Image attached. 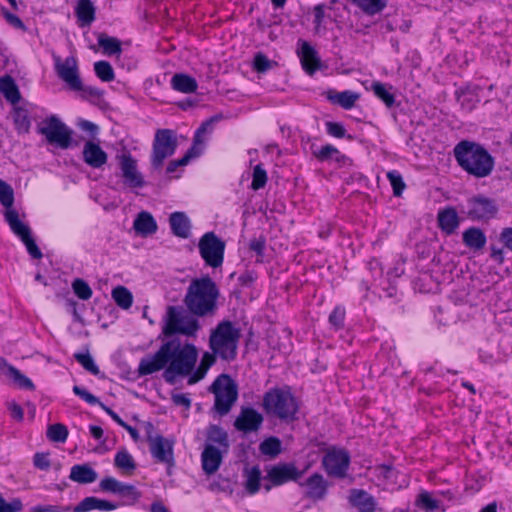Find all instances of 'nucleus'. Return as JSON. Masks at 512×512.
I'll use <instances>...</instances> for the list:
<instances>
[{
  "label": "nucleus",
  "instance_id": "obj_51",
  "mask_svg": "<svg viewBox=\"0 0 512 512\" xmlns=\"http://www.w3.org/2000/svg\"><path fill=\"white\" fill-rule=\"evenodd\" d=\"M74 293L82 300H88L92 296V289L88 283L82 279H75L72 283Z\"/></svg>",
  "mask_w": 512,
  "mask_h": 512
},
{
  "label": "nucleus",
  "instance_id": "obj_40",
  "mask_svg": "<svg viewBox=\"0 0 512 512\" xmlns=\"http://www.w3.org/2000/svg\"><path fill=\"white\" fill-rule=\"evenodd\" d=\"M98 45L103 49L107 55H117L121 53V42L115 38L100 33L97 37Z\"/></svg>",
  "mask_w": 512,
  "mask_h": 512
},
{
  "label": "nucleus",
  "instance_id": "obj_3",
  "mask_svg": "<svg viewBox=\"0 0 512 512\" xmlns=\"http://www.w3.org/2000/svg\"><path fill=\"white\" fill-rule=\"evenodd\" d=\"M219 294L216 283L209 276L196 278L189 284L183 303L193 315L210 317L217 310Z\"/></svg>",
  "mask_w": 512,
  "mask_h": 512
},
{
  "label": "nucleus",
  "instance_id": "obj_38",
  "mask_svg": "<svg viewBox=\"0 0 512 512\" xmlns=\"http://www.w3.org/2000/svg\"><path fill=\"white\" fill-rule=\"evenodd\" d=\"M245 483L244 487L250 495L256 494L260 489L261 471L258 466L251 469H246L244 472Z\"/></svg>",
  "mask_w": 512,
  "mask_h": 512
},
{
  "label": "nucleus",
  "instance_id": "obj_55",
  "mask_svg": "<svg viewBox=\"0 0 512 512\" xmlns=\"http://www.w3.org/2000/svg\"><path fill=\"white\" fill-rule=\"evenodd\" d=\"M417 503L428 511L436 510L439 507V502L433 499L426 491H423L418 495Z\"/></svg>",
  "mask_w": 512,
  "mask_h": 512
},
{
  "label": "nucleus",
  "instance_id": "obj_62",
  "mask_svg": "<svg viewBox=\"0 0 512 512\" xmlns=\"http://www.w3.org/2000/svg\"><path fill=\"white\" fill-rule=\"evenodd\" d=\"M71 508L69 506H58V505H37L31 508V512H69Z\"/></svg>",
  "mask_w": 512,
  "mask_h": 512
},
{
  "label": "nucleus",
  "instance_id": "obj_46",
  "mask_svg": "<svg viewBox=\"0 0 512 512\" xmlns=\"http://www.w3.org/2000/svg\"><path fill=\"white\" fill-rule=\"evenodd\" d=\"M7 375L13 379L15 384H17L20 388H25L32 390L34 389V384L32 381L23 375L17 368L12 365L7 366Z\"/></svg>",
  "mask_w": 512,
  "mask_h": 512
},
{
  "label": "nucleus",
  "instance_id": "obj_18",
  "mask_svg": "<svg viewBox=\"0 0 512 512\" xmlns=\"http://www.w3.org/2000/svg\"><path fill=\"white\" fill-rule=\"evenodd\" d=\"M264 422L263 415L252 407H241L234 421V428L244 434L255 433L260 430Z\"/></svg>",
  "mask_w": 512,
  "mask_h": 512
},
{
  "label": "nucleus",
  "instance_id": "obj_61",
  "mask_svg": "<svg viewBox=\"0 0 512 512\" xmlns=\"http://www.w3.org/2000/svg\"><path fill=\"white\" fill-rule=\"evenodd\" d=\"M21 509L22 502L19 499H14L8 503L3 497H0V512H18Z\"/></svg>",
  "mask_w": 512,
  "mask_h": 512
},
{
  "label": "nucleus",
  "instance_id": "obj_1",
  "mask_svg": "<svg viewBox=\"0 0 512 512\" xmlns=\"http://www.w3.org/2000/svg\"><path fill=\"white\" fill-rule=\"evenodd\" d=\"M198 358V350L190 343L182 344L179 339L163 343L153 355L142 358L138 374L150 375L165 368L164 379L173 384L176 376H187L193 371Z\"/></svg>",
  "mask_w": 512,
  "mask_h": 512
},
{
  "label": "nucleus",
  "instance_id": "obj_11",
  "mask_svg": "<svg viewBox=\"0 0 512 512\" xmlns=\"http://www.w3.org/2000/svg\"><path fill=\"white\" fill-rule=\"evenodd\" d=\"M199 253L205 263L212 267H220L224 260L225 242L214 232L205 233L198 243Z\"/></svg>",
  "mask_w": 512,
  "mask_h": 512
},
{
  "label": "nucleus",
  "instance_id": "obj_36",
  "mask_svg": "<svg viewBox=\"0 0 512 512\" xmlns=\"http://www.w3.org/2000/svg\"><path fill=\"white\" fill-rule=\"evenodd\" d=\"M216 357L218 356L213 352H205L201 358L199 367L192 375H190L188 384L192 385L203 379L209 368L215 363Z\"/></svg>",
  "mask_w": 512,
  "mask_h": 512
},
{
  "label": "nucleus",
  "instance_id": "obj_34",
  "mask_svg": "<svg viewBox=\"0 0 512 512\" xmlns=\"http://www.w3.org/2000/svg\"><path fill=\"white\" fill-rule=\"evenodd\" d=\"M0 92L12 104L18 103L21 98L14 79L8 75L0 78Z\"/></svg>",
  "mask_w": 512,
  "mask_h": 512
},
{
  "label": "nucleus",
  "instance_id": "obj_21",
  "mask_svg": "<svg viewBox=\"0 0 512 512\" xmlns=\"http://www.w3.org/2000/svg\"><path fill=\"white\" fill-rule=\"evenodd\" d=\"M299 485L306 487L305 497L315 501L324 499L327 494L328 483L319 473H314Z\"/></svg>",
  "mask_w": 512,
  "mask_h": 512
},
{
  "label": "nucleus",
  "instance_id": "obj_64",
  "mask_svg": "<svg viewBox=\"0 0 512 512\" xmlns=\"http://www.w3.org/2000/svg\"><path fill=\"white\" fill-rule=\"evenodd\" d=\"M500 241L504 244V246L512 251V227L504 228L500 233Z\"/></svg>",
  "mask_w": 512,
  "mask_h": 512
},
{
  "label": "nucleus",
  "instance_id": "obj_31",
  "mask_svg": "<svg viewBox=\"0 0 512 512\" xmlns=\"http://www.w3.org/2000/svg\"><path fill=\"white\" fill-rule=\"evenodd\" d=\"M75 13L81 26H88L95 20V7L91 0H78Z\"/></svg>",
  "mask_w": 512,
  "mask_h": 512
},
{
  "label": "nucleus",
  "instance_id": "obj_17",
  "mask_svg": "<svg viewBox=\"0 0 512 512\" xmlns=\"http://www.w3.org/2000/svg\"><path fill=\"white\" fill-rule=\"evenodd\" d=\"M497 211L498 207L494 200L484 196H475L467 202V215L474 221L489 220Z\"/></svg>",
  "mask_w": 512,
  "mask_h": 512
},
{
  "label": "nucleus",
  "instance_id": "obj_39",
  "mask_svg": "<svg viewBox=\"0 0 512 512\" xmlns=\"http://www.w3.org/2000/svg\"><path fill=\"white\" fill-rule=\"evenodd\" d=\"M392 89V86H388L378 81L371 84V90L375 96L382 100L387 107H392L395 104V97L391 92Z\"/></svg>",
  "mask_w": 512,
  "mask_h": 512
},
{
  "label": "nucleus",
  "instance_id": "obj_32",
  "mask_svg": "<svg viewBox=\"0 0 512 512\" xmlns=\"http://www.w3.org/2000/svg\"><path fill=\"white\" fill-rule=\"evenodd\" d=\"M439 227L447 234H452L459 225L457 212L453 208H447L438 213Z\"/></svg>",
  "mask_w": 512,
  "mask_h": 512
},
{
  "label": "nucleus",
  "instance_id": "obj_23",
  "mask_svg": "<svg viewBox=\"0 0 512 512\" xmlns=\"http://www.w3.org/2000/svg\"><path fill=\"white\" fill-rule=\"evenodd\" d=\"M118 507L117 504L94 496L84 498L72 510L73 512H88L91 510L112 511Z\"/></svg>",
  "mask_w": 512,
  "mask_h": 512
},
{
  "label": "nucleus",
  "instance_id": "obj_48",
  "mask_svg": "<svg viewBox=\"0 0 512 512\" xmlns=\"http://www.w3.org/2000/svg\"><path fill=\"white\" fill-rule=\"evenodd\" d=\"M47 437L51 441L63 443L68 437V429L60 423L50 425L47 430Z\"/></svg>",
  "mask_w": 512,
  "mask_h": 512
},
{
  "label": "nucleus",
  "instance_id": "obj_20",
  "mask_svg": "<svg viewBox=\"0 0 512 512\" xmlns=\"http://www.w3.org/2000/svg\"><path fill=\"white\" fill-rule=\"evenodd\" d=\"M82 156L84 162L94 168H102L108 160L107 153L101 146L93 141H87L83 146Z\"/></svg>",
  "mask_w": 512,
  "mask_h": 512
},
{
  "label": "nucleus",
  "instance_id": "obj_2",
  "mask_svg": "<svg viewBox=\"0 0 512 512\" xmlns=\"http://www.w3.org/2000/svg\"><path fill=\"white\" fill-rule=\"evenodd\" d=\"M453 155L461 169L475 178H485L494 169V158L477 142L469 140L458 142L454 146Z\"/></svg>",
  "mask_w": 512,
  "mask_h": 512
},
{
  "label": "nucleus",
  "instance_id": "obj_45",
  "mask_svg": "<svg viewBox=\"0 0 512 512\" xmlns=\"http://www.w3.org/2000/svg\"><path fill=\"white\" fill-rule=\"evenodd\" d=\"M312 154L321 162L332 159L339 161L341 157L339 150L331 144L324 145L318 149H313Z\"/></svg>",
  "mask_w": 512,
  "mask_h": 512
},
{
  "label": "nucleus",
  "instance_id": "obj_41",
  "mask_svg": "<svg viewBox=\"0 0 512 512\" xmlns=\"http://www.w3.org/2000/svg\"><path fill=\"white\" fill-rule=\"evenodd\" d=\"M111 296L115 303L124 310L129 309L133 304V295L124 286L115 287L112 290Z\"/></svg>",
  "mask_w": 512,
  "mask_h": 512
},
{
  "label": "nucleus",
  "instance_id": "obj_4",
  "mask_svg": "<svg viewBox=\"0 0 512 512\" xmlns=\"http://www.w3.org/2000/svg\"><path fill=\"white\" fill-rule=\"evenodd\" d=\"M0 202L7 208L5 211V220L8 223L12 232L17 235L24 243L27 252L34 259H41L43 254L37 246L35 240L31 235L29 226L19 219V214L15 209H12L14 202L13 189L9 184L0 179Z\"/></svg>",
  "mask_w": 512,
  "mask_h": 512
},
{
  "label": "nucleus",
  "instance_id": "obj_12",
  "mask_svg": "<svg viewBox=\"0 0 512 512\" xmlns=\"http://www.w3.org/2000/svg\"><path fill=\"white\" fill-rule=\"evenodd\" d=\"M305 470H299L294 463H279L272 466L264 477L263 487L269 492L274 486H281L287 482H297L304 475Z\"/></svg>",
  "mask_w": 512,
  "mask_h": 512
},
{
  "label": "nucleus",
  "instance_id": "obj_9",
  "mask_svg": "<svg viewBox=\"0 0 512 512\" xmlns=\"http://www.w3.org/2000/svg\"><path fill=\"white\" fill-rule=\"evenodd\" d=\"M177 137L171 129H158L152 145L151 164L160 169L166 158L172 156L177 148Z\"/></svg>",
  "mask_w": 512,
  "mask_h": 512
},
{
  "label": "nucleus",
  "instance_id": "obj_58",
  "mask_svg": "<svg viewBox=\"0 0 512 512\" xmlns=\"http://www.w3.org/2000/svg\"><path fill=\"white\" fill-rule=\"evenodd\" d=\"M73 392L75 395L79 396L81 399L86 401L88 404L95 405V404L101 403L96 396H94L89 391H87L86 389H84L78 385H75L73 387Z\"/></svg>",
  "mask_w": 512,
  "mask_h": 512
},
{
  "label": "nucleus",
  "instance_id": "obj_43",
  "mask_svg": "<svg viewBox=\"0 0 512 512\" xmlns=\"http://www.w3.org/2000/svg\"><path fill=\"white\" fill-rule=\"evenodd\" d=\"M368 15H375L386 7V0H350Z\"/></svg>",
  "mask_w": 512,
  "mask_h": 512
},
{
  "label": "nucleus",
  "instance_id": "obj_8",
  "mask_svg": "<svg viewBox=\"0 0 512 512\" xmlns=\"http://www.w3.org/2000/svg\"><path fill=\"white\" fill-rule=\"evenodd\" d=\"M214 394V410L220 416L227 415L238 399V385L228 374L219 375L209 388Z\"/></svg>",
  "mask_w": 512,
  "mask_h": 512
},
{
  "label": "nucleus",
  "instance_id": "obj_37",
  "mask_svg": "<svg viewBox=\"0 0 512 512\" xmlns=\"http://www.w3.org/2000/svg\"><path fill=\"white\" fill-rule=\"evenodd\" d=\"M114 465L117 469L128 475L132 474L136 469L135 460L126 449H121L116 453L114 458Z\"/></svg>",
  "mask_w": 512,
  "mask_h": 512
},
{
  "label": "nucleus",
  "instance_id": "obj_5",
  "mask_svg": "<svg viewBox=\"0 0 512 512\" xmlns=\"http://www.w3.org/2000/svg\"><path fill=\"white\" fill-rule=\"evenodd\" d=\"M240 337V329L235 327L231 321H221L211 331L209 348L220 359L228 362L233 361L237 357Z\"/></svg>",
  "mask_w": 512,
  "mask_h": 512
},
{
  "label": "nucleus",
  "instance_id": "obj_29",
  "mask_svg": "<svg viewBox=\"0 0 512 512\" xmlns=\"http://www.w3.org/2000/svg\"><path fill=\"white\" fill-rule=\"evenodd\" d=\"M463 243L470 249L481 250L486 244L484 232L477 227H470L462 234Z\"/></svg>",
  "mask_w": 512,
  "mask_h": 512
},
{
  "label": "nucleus",
  "instance_id": "obj_54",
  "mask_svg": "<svg viewBox=\"0 0 512 512\" xmlns=\"http://www.w3.org/2000/svg\"><path fill=\"white\" fill-rule=\"evenodd\" d=\"M345 309L337 306L329 315V323L335 330H339L344 326Z\"/></svg>",
  "mask_w": 512,
  "mask_h": 512
},
{
  "label": "nucleus",
  "instance_id": "obj_63",
  "mask_svg": "<svg viewBox=\"0 0 512 512\" xmlns=\"http://www.w3.org/2000/svg\"><path fill=\"white\" fill-rule=\"evenodd\" d=\"M33 463L36 468L46 471L50 468L49 455L47 453H36Z\"/></svg>",
  "mask_w": 512,
  "mask_h": 512
},
{
  "label": "nucleus",
  "instance_id": "obj_57",
  "mask_svg": "<svg viewBox=\"0 0 512 512\" xmlns=\"http://www.w3.org/2000/svg\"><path fill=\"white\" fill-rule=\"evenodd\" d=\"M122 483L113 477H106L100 481L99 487L104 492L116 494Z\"/></svg>",
  "mask_w": 512,
  "mask_h": 512
},
{
  "label": "nucleus",
  "instance_id": "obj_26",
  "mask_svg": "<svg viewBox=\"0 0 512 512\" xmlns=\"http://www.w3.org/2000/svg\"><path fill=\"white\" fill-rule=\"evenodd\" d=\"M170 84L172 89L185 94L194 93L198 88L196 79L185 73L174 74Z\"/></svg>",
  "mask_w": 512,
  "mask_h": 512
},
{
  "label": "nucleus",
  "instance_id": "obj_42",
  "mask_svg": "<svg viewBox=\"0 0 512 512\" xmlns=\"http://www.w3.org/2000/svg\"><path fill=\"white\" fill-rule=\"evenodd\" d=\"M12 118L15 128L19 133L29 132L31 121L29 118V113L26 109L22 107L15 108L12 113Z\"/></svg>",
  "mask_w": 512,
  "mask_h": 512
},
{
  "label": "nucleus",
  "instance_id": "obj_50",
  "mask_svg": "<svg viewBox=\"0 0 512 512\" xmlns=\"http://www.w3.org/2000/svg\"><path fill=\"white\" fill-rule=\"evenodd\" d=\"M387 178L393 188V194L397 197L401 196L406 187L401 174L392 170L387 173Z\"/></svg>",
  "mask_w": 512,
  "mask_h": 512
},
{
  "label": "nucleus",
  "instance_id": "obj_56",
  "mask_svg": "<svg viewBox=\"0 0 512 512\" xmlns=\"http://www.w3.org/2000/svg\"><path fill=\"white\" fill-rule=\"evenodd\" d=\"M273 62L262 53H257L254 57L253 67L257 72L263 73L272 68Z\"/></svg>",
  "mask_w": 512,
  "mask_h": 512
},
{
  "label": "nucleus",
  "instance_id": "obj_35",
  "mask_svg": "<svg viewBox=\"0 0 512 512\" xmlns=\"http://www.w3.org/2000/svg\"><path fill=\"white\" fill-rule=\"evenodd\" d=\"M207 444H212L223 451H228V435L217 425H211L207 431Z\"/></svg>",
  "mask_w": 512,
  "mask_h": 512
},
{
  "label": "nucleus",
  "instance_id": "obj_47",
  "mask_svg": "<svg viewBox=\"0 0 512 512\" xmlns=\"http://www.w3.org/2000/svg\"><path fill=\"white\" fill-rule=\"evenodd\" d=\"M94 71L98 78L104 82H111L115 78L114 70L107 61H98L94 64Z\"/></svg>",
  "mask_w": 512,
  "mask_h": 512
},
{
  "label": "nucleus",
  "instance_id": "obj_53",
  "mask_svg": "<svg viewBox=\"0 0 512 512\" xmlns=\"http://www.w3.org/2000/svg\"><path fill=\"white\" fill-rule=\"evenodd\" d=\"M267 183V173L261 165H256L253 170V179L251 188L253 190H259L263 188Z\"/></svg>",
  "mask_w": 512,
  "mask_h": 512
},
{
  "label": "nucleus",
  "instance_id": "obj_27",
  "mask_svg": "<svg viewBox=\"0 0 512 512\" xmlns=\"http://www.w3.org/2000/svg\"><path fill=\"white\" fill-rule=\"evenodd\" d=\"M97 472L88 464H77L71 468L69 478L80 484H89L96 481Z\"/></svg>",
  "mask_w": 512,
  "mask_h": 512
},
{
  "label": "nucleus",
  "instance_id": "obj_33",
  "mask_svg": "<svg viewBox=\"0 0 512 512\" xmlns=\"http://www.w3.org/2000/svg\"><path fill=\"white\" fill-rule=\"evenodd\" d=\"M358 94L346 90L343 92H336L334 90H329L327 92V99L333 104H338L344 109H350L354 106L355 102L358 99Z\"/></svg>",
  "mask_w": 512,
  "mask_h": 512
},
{
  "label": "nucleus",
  "instance_id": "obj_59",
  "mask_svg": "<svg viewBox=\"0 0 512 512\" xmlns=\"http://www.w3.org/2000/svg\"><path fill=\"white\" fill-rule=\"evenodd\" d=\"M73 392L75 395L79 396L81 399L86 401L88 404L95 405V404L101 403L96 396H94L89 391H87L86 389H84L78 385H75L73 387Z\"/></svg>",
  "mask_w": 512,
  "mask_h": 512
},
{
  "label": "nucleus",
  "instance_id": "obj_15",
  "mask_svg": "<svg viewBox=\"0 0 512 512\" xmlns=\"http://www.w3.org/2000/svg\"><path fill=\"white\" fill-rule=\"evenodd\" d=\"M323 467L328 475L343 478L350 465V455L344 449H329L322 460Z\"/></svg>",
  "mask_w": 512,
  "mask_h": 512
},
{
  "label": "nucleus",
  "instance_id": "obj_14",
  "mask_svg": "<svg viewBox=\"0 0 512 512\" xmlns=\"http://www.w3.org/2000/svg\"><path fill=\"white\" fill-rule=\"evenodd\" d=\"M47 141L57 147L67 149L72 140V131L56 116H50L45 120V126L40 129Z\"/></svg>",
  "mask_w": 512,
  "mask_h": 512
},
{
  "label": "nucleus",
  "instance_id": "obj_13",
  "mask_svg": "<svg viewBox=\"0 0 512 512\" xmlns=\"http://www.w3.org/2000/svg\"><path fill=\"white\" fill-rule=\"evenodd\" d=\"M147 441L149 442L150 452L157 462L165 463L168 466L174 464V440L163 437L160 434H154V427L151 423L146 425Z\"/></svg>",
  "mask_w": 512,
  "mask_h": 512
},
{
  "label": "nucleus",
  "instance_id": "obj_22",
  "mask_svg": "<svg viewBox=\"0 0 512 512\" xmlns=\"http://www.w3.org/2000/svg\"><path fill=\"white\" fill-rule=\"evenodd\" d=\"M226 452L212 444H206L201 455L204 472L208 475L215 473L222 463L223 453Z\"/></svg>",
  "mask_w": 512,
  "mask_h": 512
},
{
  "label": "nucleus",
  "instance_id": "obj_10",
  "mask_svg": "<svg viewBox=\"0 0 512 512\" xmlns=\"http://www.w3.org/2000/svg\"><path fill=\"white\" fill-rule=\"evenodd\" d=\"M213 130V119H208L204 121L200 127L196 130L194 138H193V144L190 147V149L185 153V155L178 159L171 161L167 166V173H173L176 171V169L179 166H184L188 164V162L200 156L204 149L205 144L208 139V135L212 133Z\"/></svg>",
  "mask_w": 512,
  "mask_h": 512
},
{
  "label": "nucleus",
  "instance_id": "obj_44",
  "mask_svg": "<svg viewBox=\"0 0 512 512\" xmlns=\"http://www.w3.org/2000/svg\"><path fill=\"white\" fill-rule=\"evenodd\" d=\"M262 455L275 458L281 453V441L277 437H269L262 441L259 445Z\"/></svg>",
  "mask_w": 512,
  "mask_h": 512
},
{
  "label": "nucleus",
  "instance_id": "obj_30",
  "mask_svg": "<svg viewBox=\"0 0 512 512\" xmlns=\"http://www.w3.org/2000/svg\"><path fill=\"white\" fill-rule=\"evenodd\" d=\"M133 227L135 231L141 235H150L156 232L157 224L153 216L146 211L138 214L134 220Z\"/></svg>",
  "mask_w": 512,
  "mask_h": 512
},
{
  "label": "nucleus",
  "instance_id": "obj_49",
  "mask_svg": "<svg viewBox=\"0 0 512 512\" xmlns=\"http://www.w3.org/2000/svg\"><path fill=\"white\" fill-rule=\"evenodd\" d=\"M116 494L129 503H135L141 497L140 491L134 485L126 483L121 484Z\"/></svg>",
  "mask_w": 512,
  "mask_h": 512
},
{
  "label": "nucleus",
  "instance_id": "obj_6",
  "mask_svg": "<svg viewBox=\"0 0 512 512\" xmlns=\"http://www.w3.org/2000/svg\"><path fill=\"white\" fill-rule=\"evenodd\" d=\"M262 407L268 415L289 423L296 420L299 403L289 389L273 388L264 394Z\"/></svg>",
  "mask_w": 512,
  "mask_h": 512
},
{
  "label": "nucleus",
  "instance_id": "obj_7",
  "mask_svg": "<svg viewBox=\"0 0 512 512\" xmlns=\"http://www.w3.org/2000/svg\"><path fill=\"white\" fill-rule=\"evenodd\" d=\"M193 315L182 306H167L163 317L162 335L170 337L180 334L186 337H195L201 329V325Z\"/></svg>",
  "mask_w": 512,
  "mask_h": 512
},
{
  "label": "nucleus",
  "instance_id": "obj_28",
  "mask_svg": "<svg viewBox=\"0 0 512 512\" xmlns=\"http://www.w3.org/2000/svg\"><path fill=\"white\" fill-rule=\"evenodd\" d=\"M301 63L306 72L313 74L319 68V58L314 48L303 41L300 53Z\"/></svg>",
  "mask_w": 512,
  "mask_h": 512
},
{
  "label": "nucleus",
  "instance_id": "obj_19",
  "mask_svg": "<svg viewBox=\"0 0 512 512\" xmlns=\"http://www.w3.org/2000/svg\"><path fill=\"white\" fill-rule=\"evenodd\" d=\"M119 166L124 183L130 188H141L145 181L137 169V162L130 153H123L118 156Z\"/></svg>",
  "mask_w": 512,
  "mask_h": 512
},
{
  "label": "nucleus",
  "instance_id": "obj_52",
  "mask_svg": "<svg viewBox=\"0 0 512 512\" xmlns=\"http://www.w3.org/2000/svg\"><path fill=\"white\" fill-rule=\"evenodd\" d=\"M74 358L82 365L84 369L89 371L90 373L97 375L99 373V368L95 364L92 356L86 352V353H76L74 355Z\"/></svg>",
  "mask_w": 512,
  "mask_h": 512
},
{
  "label": "nucleus",
  "instance_id": "obj_16",
  "mask_svg": "<svg viewBox=\"0 0 512 512\" xmlns=\"http://www.w3.org/2000/svg\"><path fill=\"white\" fill-rule=\"evenodd\" d=\"M55 70L58 77L64 81L72 90H81L82 81L78 73L77 59L74 56L67 57L64 61L55 57Z\"/></svg>",
  "mask_w": 512,
  "mask_h": 512
},
{
  "label": "nucleus",
  "instance_id": "obj_60",
  "mask_svg": "<svg viewBox=\"0 0 512 512\" xmlns=\"http://www.w3.org/2000/svg\"><path fill=\"white\" fill-rule=\"evenodd\" d=\"M73 392L75 395L79 396L81 399L86 401L88 404L95 405V404L101 403L96 396H94L89 391H87L86 389H84L78 385H75L73 387Z\"/></svg>",
  "mask_w": 512,
  "mask_h": 512
},
{
  "label": "nucleus",
  "instance_id": "obj_24",
  "mask_svg": "<svg viewBox=\"0 0 512 512\" xmlns=\"http://www.w3.org/2000/svg\"><path fill=\"white\" fill-rule=\"evenodd\" d=\"M349 501L360 512H374L376 501L373 496L364 490L353 489L350 492Z\"/></svg>",
  "mask_w": 512,
  "mask_h": 512
},
{
  "label": "nucleus",
  "instance_id": "obj_25",
  "mask_svg": "<svg viewBox=\"0 0 512 512\" xmlns=\"http://www.w3.org/2000/svg\"><path fill=\"white\" fill-rule=\"evenodd\" d=\"M172 233L180 238L186 239L190 236V220L184 212H174L169 217Z\"/></svg>",
  "mask_w": 512,
  "mask_h": 512
}]
</instances>
